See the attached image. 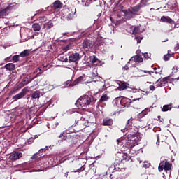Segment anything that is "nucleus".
<instances>
[{"instance_id":"nucleus-1","label":"nucleus","mask_w":179,"mask_h":179,"mask_svg":"<svg viewBox=\"0 0 179 179\" xmlns=\"http://www.w3.org/2000/svg\"><path fill=\"white\" fill-rule=\"evenodd\" d=\"M132 124H134V118L131 117L127 120L125 128L122 129L121 131L127 132V141L126 142V145L130 148V153L135 155V151H133L132 148L138 145V141H139V139L138 136H135L136 134H138V129L132 126Z\"/></svg>"},{"instance_id":"nucleus-2","label":"nucleus","mask_w":179,"mask_h":179,"mask_svg":"<svg viewBox=\"0 0 179 179\" xmlns=\"http://www.w3.org/2000/svg\"><path fill=\"white\" fill-rule=\"evenodd\" d=\"M91 103H93V97L85 95L84 96H81L79 98L76 103V106L79 108L86 107V106H89Z\"/></svg>"},{"instance_id":"nucleus-3","label":"nucleus","mask_w":179,"mask_h":179,"mask_svg":"<svg viewBox=\"0 0 179 179\" xmlns=\"http://www.w3.org/2000/svg\"><path fill=\"white\" fill-rule=\"evenodd\" d=\"M143 6H146V3L145 1L141 0V3L136 6L131 7L128 10V15H130V17L136 15L138 12L141 10V8H143Z\"/></svg>"},{"instance_id":"nucleus-4","label":"nucleus","mask_w":179,"mask_h":179,"mask_svg":"<svg viewBox=\"0 0 179 179\" xmlns=\"http://www.w3.org/2000/svg\"><path fill=\"white\" fill-rule=\"evenodd\" d=\"M158 170L159 171H163V170H165V171H169V170H171V164L166 160L162 161L159 164Z\"/></svg>"},{"instance_id":"nucleus-5","label":"nucleus","mask_w":179,"mask_h":179,"mask_svg":"<svg viewBox=\"0 0 179 179\" xmlns=\"http://www.w3.org/2000/svg\"><path fill=\"white\" fill-rule=\"evenodd\" d=\"M27 92H29V87H25L24 89L21 90V92L13 96V101H17V100H20V99H23L24 96H26Z\"/></svg>"},{"instance_id":"nucleus-6","label":"nucleus","mask_w":179,"mask_h":179,"mask_svg":"<svg viewBox=\"0 0 179 179\" xmlns=\"http://www.w3.org/2000/svg\"><path fill=\"white\" fill-rule=\"evenodd\" d=\"M78 124L82 129H85V128L89 127V120L84 115L80 117V120H78Z\"/></svg>"},{"instance_id":"nucleus-7","label":"nucleus","mask_w":179,"mask_h":179,"mask_svg":"<svg viewBox=\"0 0 179 179\" xmlns=\"http://www.w3.org/2000/svg\"><path fill=\"white\" fill-rule=\"evenodd\" d=\"M26 85H29V82L26 80H24L22 82H21L17 87H15L13 90H12L10 92V94H15L17 93V91L20 90L22 87H24Z\"/></svg>"},{"instance_id":"nucleus-8","label":"nucleus","mask_w":179,"mask_h":179,"mask_svg":"<svg viewBox=\"0 0 179 179\" xmlns=\"http://www.w3.org/2000/svg\"><path fill=\"white\" fill-rule=\"evenodd\" d=\"M81 57L79 53L76 52L70 55L69 57V62H77L79 59H80Z\"/></svg>"},{"instance_id":"nucleus-9","label":"nucleus","mask_w":179,"mask_h":179,"mask_svg":"<svg viewBox=\"0 0 179 179\" xmlns=\"http://www.w3.org/2000/svg\"><path fill=\"white\" fill-rule=\"evenodd\" d=\"M93 48V44L90 41L85 40L83 42V48H84L85 51H89V50H90V48Z\"/></svg>"},{"instance_id":"nucleus-10","label":"nucleus","mask_w":179,"mask_h":179,"mask_svg":"<svg viewBox=\"0 0 179 179\" xmlns=\"http://www.w3.org/2000/svg\"><path fill=\"white\" fill-rule=\"evenodd\" d=\"M22 156L23 154H22V152H15L10 155L9 159H10V160H17Z\"/></svg>"},{"instance_id":"nucleus-11","label":"nucleus","mask_w":179,"mask_h":179,"mask_svg":"<svg viewBox=\"0 0 179 179\" xmlns=\"http://www.w3.org/2000/svg\"><path fill=\"white\" fill-rule=\"evenodd\" d=\"M149 113H150V108H146L137 115V118L141 120V118H143L145 115H148Z\"/></svg>"},{"instance_id":"nucleus-12","label":"nucleus","mask_w":179,"mask_h":179,"mask_svg":"<svg viewBox=\"0 0 179 179\" xmlns=\"http://www.w3.org/2000/svg\"><path fill=\"white\" fill-rule=\"evenodd\" d=\"M116 83L118 85L117 90H125L128 86L126 83H122V81L117 80Z\"/></svg>"},{"instance_id":"nucleus-13","label":"nucleus","mask_w":179,"mask_h":179,"mask_svg":"<svg viewBox=\"0 0 179 179\" xmlns=\"http://www.w3.org/2000/svg\"><path fill=\"white\" fill-rule=\"evenodd\" d=\"M108 100H110V95L108 92H106L101 96L99 101L101 103H104V101H108Z\"/></svg>"},{"instance_id":"nucleus-14","label":"nucleus","mask_w":179,"mask_h":179,"mask_svg":"<svg viewBox=\"0 0 179 179\" xmlns=\"http://www.w3.org/2000/svg\"><path fill=\"white\" fill-rule=\"evenodd\" d=\"M9 15V8H6L0 10V19L2 17H5V16H8Z\"/></svg>"},{"instance_id":"nucleus-15","label":"nucleus","mask_w":179,"mask_h":179,"mask_svg":"<svg viewBox=\"0 0 179 179\" xmlns=\"http://www.w3.org/2000/svg\"><path fill=\"white\" fill-rule=\"evenodd\" d=\"M161 22H162L163 23H170L171 24H174V21L173 20V19L166 16H162L161 17Z\"/></svg>"},{"instance_id":"nucleus-16","label":"nucleus","mask_w":179,"mask_h":179,"mask_svg":"<svg viewBox=\"0 0 179 179\" xmlns=\"http://www.w3.org/2000/svg\"><path fill=\"white\" fill-rule=\"evenodd\" d=\"M52 8L55 9H59L62 8V3L59 0H57L52 3Z\"/></svg>"},{"instance_id":"nucleus-17","label":"nucleus","mask_w":179,"mask_h":179,"mask_svg":"<svg viewBox=\"0 0 179 179\" xmlns=\"http://www.w3.org/2000/svg\"><path fill=\"white\" fill-rule=\"evenodd\" d=\"M4 68L8 71H15L16 66L13 63H8L5 65Z\"/></svg>"},{"instance_id":"nucleus-18","label":"nucleus","mask_w":179,"mask_h":179,"mask_svg":"<svg viewBox=\"0 0 179 179\" xmlns=\"http://www.w3.org/2000/svg\"><path fill=\"white\" fill-rule=\"evenodd\" d=\"M97 62H101V61H100L97 57H96V56H93V59L92 60V64H93V65H96V66H101V64H99Z\"/></svg>"},{"instance_id":"nucleus-19","label":"nucleus","mask_w":179,"mask_h":179,"mask_svg":"<svg viewBox=\"0 0 179 179\" xmlns=\"http://www.w3.org/2000/svg\"><path fill=\"white\" fill-rule=\"evenodd\" d=\"M41 94V92H40V91L38 90H36L32 93V94L31 95V97L32 99H40Z\"/></svg>"},{"instance_id":"nucleus-20","label":"nucleus","mask_w":179,"mask_h":179,"mask_svg":"<svg viewBox=\"0 0 179 179\" xmlns=\"http://www.w3.org/2000/svg\"><path fill=\"white\" fill-rule=\"evenodd\" d=\"M103 125L105 126H110V125H113V119H103Z\"/></svg>"},{"instance_id":"nucleus-21","label":"nucleus","mask_w":179,"mask_h":179,"mask_svg":"<svg viewBox=\"0 0 179 179\" xmlns=\"http://www.w3.org/2000/svg\"><path fill=\"white\" fill-rule=\"evenodd\" d=\"M32 29L34 31H40V30H41V27L38 24L35 23L33 24Z\"/></svg>"},{"instance_id":"nucleus-22","label":"nucleus","mask_w":179,"mask_h":179,"mask_svg":"<svg viewBox=\"0 0 179 179\" xmlns=\"http://www.w3.org/2000/svg\"><path fill=\"white\" fill-rule=\"evenodd\" d=\"M30 54V50H24V51H22L20 54V57H29Z\"/></svg>"},{"instance_id":"nucleus-23","label":"nucleus","mask_w":179,"mask_h":179,"mask_svg":"<svg viewBox=\"0 0 179 179\" xmlns=\"http://www.w3.org/2000/svg\"><path fill=\"white\" fill-rule=\"evenodd\" d=\"M43 157V155H39L38 152L34 154V155L31 157L32 160H38V159H41Z\"/></svg>"},{"instance_id":"nucleus-24","label":"nucleus","mask_w":179,"mask_h":179,"mask_svg":"<svg viewBox=\"0 0 179 179\" xmlns=\"http://www.w3.org/2000/svg\"><path fill=\"white\" fill-rule=\"evenodd\" d=\"M136 62L137 64H140V62H143V58H142L141 56L139 55H136L134 57Z\"/></svg>"},{"instance_id":"nucleus-25","label":"nucleus","mask_w":179,"mask_h":179,"mask_svg":"<svg viewBox=\"0 0 179 179\" xmlns=\"http://www.w3.org/2000/svg\"><path fill=\"white\" fill-rule=\"evenodd\" d=\"M128 64H131V66H136V64H138V63H137L136 61L135 60V58H134V57H132L129 59Z\"/></svg>"},{"instance_id":"nucleus-26","label":"nucleus","mask_w":179,"mask_h":179,"mask_svg":"<svg viewBox=\"0 0 179 179\" xmlns=\"http://www.w3.org/2000/svg\"><path fill=\"white\" fill-rule=\"evenodd\" d=\"M171 110V105H165L162 108V111H169Z\"/></svg>"},{"instance_id":"nucleus-27","label":"nucleus","mask_w":179,"mask_h":179,"mask_svg":"<svg viewBox=\"0 0 179 179\" xmlns=\"http://www.w3.org/2000/svg\"><path fill=\"white\" fill-rule=\"evenodd\" d=\"M38 21L40 23H44V22H47V17L45 16H41L38 18Z\"/></svg>"},{"instance_id":"nucleus-28","label":"nucleus","mask_w":179,"mask_h":179,"mask_svg":"<svg viewBox=\"0 0 179 179\" xmlns=\"http://www.w3.org/2000/svg\"><path fill=\"white\" fill-rule=\"evenodd\" d=\"M85 78H86V77H85V76H81V77L78 78L75 81V85H77V83H79V82H82V81L85 80Z\"/></svg>"},{"instance_id":"nucleus-29","label":"nucleus","mask_w":179,"mask_h":179,"mask_svg":"<svg viewBox=\"0 0 179 179\" xmlns=\"http://www.w3.org/2000/svg\"><path fill=\"white\" fill-rule=\"evenodd\" d=\"M19 57H20V55H16L13 57V62H18L19 61Z\"/></svg>"},{"instance_id":"nucleus-30","label":"nucleus","mask_w":179,"mask_h":179,"mask_svg":"<svg viewBox=\"0 0 179 179\" xmlns=\"http://www.w3.org/2000/svg\"><path fill=\"white\" fill-rule=\"evenodd\" d=\"M138 33H139V27H135L133 29L132 34H138Z\"/></svg>"},{"instance_id":"nucleus-31","label":"nucleus","mask_w":179,"mask_h":179,"mask_svg":"<svg viewBox=\"0 0 179 179\" xmlns=\"http://www.w3.org/2000/svg\"><path fill=\"white\" fill-rule=\"evenodd\" d=\"M171 57V54L169 53L167 55H165L164 56V61H169V59H170V57Z\"/></svg>"},{"instance_id":"nucleus-32","label":"nucleus","mask_w":179,"mask_h":179,"mask_svg":"<svg viewBox=\"0 0 179 179\" xmlns=\"http://www.w3.org/2000/svg\"><path fill=\"white\" fill-rule=\"evenodd\" d=\"M85 166H82L81 168H79L76 171H74V173H82V171H85Z\"/></svg>"},{"instance_id":"nucleus-33","label":"nucleus","mask_w":179,"mask_h":179,"mask_svg":"<svg viewBox=\"0 0 179 179\" xmlns=\"http://www.w3.org/2000/svg\"><path fill=\"white\" fill-rule=\"evenodd\" d=\"M142 38H143L142 37L135 35V39L137 40L138 44H139V43H141V41H142Z\"/></svg>"},{"instance_id":"nucleus-34","label":"nucleus","mask_w":179,"mask_h":179,"mask_svg":"<svg viewBox=\"0 0 179 179\" xmlns=\"http://www.w3.org/2000/svg\"><path fill=\"white\" fill-rule=\"evenodd\" d=\"M70 48H71V45H67L66 46L64 47L62 50L63 51L66 52V51H69Z\"/></svg>"},{"instance_id":"nucleus-35","label":"nucleus","mask_w":179,"mask_h":179,"mask_svg":"<svg viewBox=\"0 0 179 179\" xmlns=\"http://www.w3.org/2000/svg\"><path fill=\"white\" fill-rule=\"evenodd\" d=\"M47 26H48V29H51V27H53L54 24H52V22H48L47 24Z\"/></svg>"},{"instance_id":"nucleus-36","label":"nucleus","mask_w":179,"mask_h":179,"mask_svg":"<svg viewBox=\"0 0 179 179\" xmlns=\"http://www.w3.org/2000/svg\"><path fill=\"white\" fill-rule=\"evenodd\" d=\"M34 142V138H31L27 141V144L28 145H31Z\"/></svg>"},{"instance_id":"nucleus-37","label":"nucleus","mask_w":179,"mask_h":179,"mask_svg":"<svg viewBox=\"0 0 179 179\" xmlns=\"http://www.w3.org/2000/svg\"><path fill=\"white\" fill-rule=\"evenodd\" d=\"M150 164L149 163L144 162L143 164V166L145 167V169H148L149 167Z\"/></svg>"},{"instance_id":"nucleus-38","label":"nucleus","mask_w":179,"mask_h":179,"mask_svg":"<svg viewBox=\"0 0 179 179\" xmlns=\"http://www.w3.org/2000/svg\"><path fill=\"white\" fill-rule=\"evenodd\" d=\"M144 58H145V59H149V58H150V55H149V54H148L147 52L146 53H144Z\"/></svg>"},{"instance_id":"nucleus-39","label":"nucleus","mask_w":179,"mask_h":179,"mask_svg":"<svg viewBox=\"0 0 179 179\" xmlns=\"http://www.w3.org/2000/svg\"><path fill=\"white\" fill-rule=\"evenodd\" d=\"M143 72H144V73H149V75H152V73H153V71H152L144 70V71H143Z\"/></svg>"},{"instance_id":"nucleus-40","label":"nucleus","mask_w":179,"mask_h":179,"mask_svg":"<svg viewBox=\"0 0 179 179\" xmlns=\"http://www.w3.org/2000/svg\"><path fill=\"white\" fill-rule=\"evenodd\" d=\"M156 83H157V87H162V86H163V85H162V83H160V80H158Z\"/></svg>"},{"instance_id":"nucleus-41","label":"nucleus","mask_w":179,"mask_h":179,"mask_svg":"<svg viewBox=\"0 0 179 179\" xmlns=\"http://www.w3.org/2000/svg\"><path fill=\"white\" fill-rule=\"evenodd\" d=\"M173 8H176V6H177V1L173 0Z\"/></svg>"},{"instance_id":"nucleus-42","label":"nucleus","mask_w":179,"mask_h":179,"mask_svg":"<svg viewBox=\"0 0 179 179\" xmlns=\"http://www.w3.org/2000/svg\"><path fill=\"white\" fill-rule=\"evenodd\" d=\"M155 85L150 86V90H152V92L155 90Z\"/></svg>"},{"instance_id":"nucleus-43","label":"nucleus","mask_w":179,"mask_h":179,"mask_svg":"<svg viewBox=\"0 0 179 179\" xmlns=\"http://www.w3.org/2000/svg\"><path fill=\"white\" fill-rule=\"evenodd\" d=\"M43 152H44V149H41V150H39V151L37 153H38V155H43V154H41V153H43Z\"/></svg>"},{"instance_id":"nucleus-44","label":"nucleus","mask_w":179,"mask_h":179,"mask_svg":"<svg viewBox=\"0 0 179 179\" xmlns=\"http://www.w3.org/2000/svg\"><path fill=\"white\" fill-rule=\"evenodd\" d=\"M58 125H59V123H58V122L55 123V124L53 125V128H57V127H58Z\"/></svg>"},{"instance_id":"nucleus-45","label":"nucleus","mask_w":179,"mask_h":179,"mask_svg":"<svg viewBox=\"0 0 179 179\" xmlns=\"http://www.w3.org/2000/svg\"><path fill=\"white\" fill-rule=\"evenodd\" d=\"M173 72H177L178 71V69H177V67H173Z\"/></svg>"},{"instance_id":"nucleus-46","label":"nucleus","mask_w":179,"mask_h":179,"mask_svg":"<svg viewBox=\"0 0 179 179\" xmlns=\"http://www.w3.org/2000/svg\"><path fill=\"white\" fill-rule=\"evenodd\" d=\"M35 171H47V169H38V170H36Z\"/></svg>"},{"instance_id":"nucleus-47","label":"nucleus","mask_w":179,"mask_h":179,"mask_svg":"<svg viewBox=\"0 0 179 179\" xmlns=\"http://www.w3.org/2000/svg\"><path fill=\"white\" fill-rule=\"evenodd\" d=\"M68 61H69V59H68V58L66 57V58L64 59V62H68Z\"/></svg>"},{"instance_id":"nucleus-48","label":"nucleus","mask_w":179,"mask_h":179,"mask_svg":"<svg viewBox=\"0 0 179 179\" xmlns=\"http://www.w3.org/2000/svg\"><path fill=\"white\" fill-rule=\"evenodd\" d=\"M64 177H68V172L64 173Z\"/></svg>"},{"instance_id":"nucleus-49","label":"nucleus","mask_w":179,"mask_h":179,"mask_svg":"<svg viewBox=\"0 0 179 179\" xmlns=\"http://www.w3.org/2000/svg\"><path fill=\"white\" fill-rule=\"evenodd\" d=\"M124 69H125V70L127 71V69H128V66H125L124 67Z\"/></svg>"},{"instance_id":"nucleus-50","label":"nucleus","mask_w":179,"mask_h":179,"mask_svg":"<svg viewBox=\"0 0 179 179\" xmlns=\"http://www.w3.org/2000/svg\"><path fill=\"white\" fill-rule=\"evenodd\" d=\"M157 141L159 142V135L158 134L157 135Z\"/></svg>"},{"instance_id":"nucleus-51","label":"nucleus","mask_w":179,"mask_h":179,"mask_svg":"<svg viewBox=\"0 0 179 179\" xmlns=\"http://www.w3.org/2000/svg\"><path fill=\"white\" fill-rule=\"evenodd\" d=\"M136 100H139V98L136 99H133V101H136Z\"/></svg>"},{"instance_id":"nucleus-52","label":"nucleus","mask_w":179,"mask_h":179,"mask_svg":"<svg viewBox=\"0 0 179 179\" xmlns=\"http://www.w3.org/2000/svg\"><path fill=\"white\" fill-rule=\"evenodd\" d=\"M9 58H10V57H6V58L5 59V61H8V59H9Z\"/></svg>"},{"instance_id":"nucleus-53","label":"nucleus","mask_w":179,"mask_h":179,"mask_svg":"<svg viewBox=\"0 0 179 179\" xmlns=\"http://www.w3.org/2000/svg\"><path fill=\"white\" fill-rule=\"evenodd\" d=\"M118 100V98L115 99L114 101H117Z\"/></svg>"},{"instance_id":"nucleus-54","label":"nucleus","mask_w":179,"mask_h":179,"mask_svg":"<svg viewBox=\"0 0 179 179\" xmlns=\"http://www.w3.org/2000/svg\"><path fill=\"white\" fill-rule=\"evenodd\" d=\"M38 70H39V71H41V70H42V68H41V67H39V68H38Z\"/></svg>"},{"instance_id":"nucleus-55","label":"nucleus","mask_w":179,"mask_h":179,"mask_svg":"<svg viewBox=\"0 0 179 179\" xmlns=\"http://www.w3.org/2000/svg\"><path fill=\"white\" fill-rule=\"evenodd\" d=\"M110 20L111 22H113V17H110Z\"/></svg>"},{"instance_id":"nucleus-56","label":"nucleus","mask_w":179,"mask_h":179,"mask_svg":"<svg viewBox=\"0 0 179 179\" xmlns=\"http://www.w3.org/2000/svg\"><path fill=\"white\" fill-rule=\"evenodd\" d=\"M96 64H101V62H96Z\"/></svg>"},{"instance_id":"nucleus-57","label":"nucleus","mask_w":179,"mask_h":179,"mask_svg":"<svg viewBox=\"0 0 179 179\" xmlns=\"http://www.w3.org/2000/svg\"><path fill=\"white\" fill-rule=\"evenodd\" d=\"M156 69H157V68H156V67H155V68H154V71H156Z\"/></svg>"},{"instance_id":"nucleus-58","label":"nucleus","mask_w":179,"mask_h":179,"mask_svg":"<svg viewBox=\"0 0 179 179\" xmlns=\"http://www.w3.org/2000/svg\"><path fill=\"white\" fill-rule=\"evenodd\" d=\"M43 68H45V66H44V64H43Z\"/></svg>"},{"instance_id":"nucleus-59","label":"nucleus","mask_w":179,"mask_h":179,"mask_svg":"<svg viewBox=\"0 0 179 179\" xmlns=\"http://www.w3.org/2000/svg\"><path fill=\"white\" fill-rule=\"evenodd\" d=\"M117 142H120V139H117Z\"/></svg>"},{"instance_id":"nucleus-60","label":"nucleus","mask_w":179,"mask_h":179,"mask_svg":"<svg viewBox=\"0 0 179 179\" xmlns=\"http://www.w3.org/2000/svg\"><path fill=\"white\" fill-rule=\"evenodd\" d=\"M178 80H179V77L177 78Z\"/></svg>"},{"instance_id":"nucleus-61","label":"nucleus","mask_w":179,"mask_h":179,"mask_svg":"<svg viewBox=\"0 0 179 179\" xmlns=\"http://www.w3.org/2000/svg\"><path fill=\"white\" fill-rule=\"evenodd\" d=\"M126 100H127V101H129V99H126Z\"/></svg>"},{"instance_id":"nucleus-62","label":"nucleus","mask_w":179,"mask_h":179,"mask_svg":"<svg viewBox=\"0 0 179 179\" xmlns=\"http://www.w3.org/2000/svg\"><path fill=\"white\" fill-rule=\"evenodd\" d=\"M178 108H179V106H178Z\"/></svg>"}]
</instances>
